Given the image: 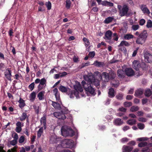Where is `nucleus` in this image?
<instances>
[{
  "label": "nucleus",
  "mask_w": 152,
  "mask_h": 152,
  "mask_svg": "<svg viewBox=\"0 0 152 152\" xmlns=\"http://www.w3.org/2000/svg\"><path fill=\"white\" fill-rule=\"evenodd\" d=\"M55 98L56 99V100L57 101L59 102H61L60 101V94L59 93L58 94H56L55 95Z\"/></svg>",
  "instance_id": "nucleus-47"
},
{
  "label": "nucleus",
  "mask_w": 152,
  "mask_h": 152,
  "mask_svg": "<svg viewBox=\"0 0 152 152\" xmlns=\"http://www.w3.org/2000/svg\"><path fill=\"white\" fill-rule=\"evenodd\" d=\"M73 145V141L71 140H63L61 143L62 146L64 148H69Z\"/></svg>",
  "instance_id": "nucleus-7"
},
{
  "label": "nucleus",
  "mask_w": 152,
  "mask_h": 152,
  "mask_svg": "<svg viewBox=\"0 0 152 152\" xmlns=\"http://www.w3.org/2000/svg\"><path fill=\"white\" fill-rule=\"evenodd\" d=\"M93 65H94L95 66L101 67L104 66V62H99L97 61H96L94 62Z\"/></svg>",
  "instance_id": "nucleus-17"
},
{
  "label": "nucleus",
  "mask_w": 152,
  "mask_h": 152,
  "mask_svg": "<svg viewBox=\"0 0 152 152\" xmlns=\"http://www.w3.org/2000/svg\"><path fill=\"white\" fill-rule=\"evenodd\" d=\"M108 94L110 97H113L115 96L114 90L113 89L110 88L109 89Z\"/></svg>",
  "instance_id": "nucleus-25"
},
{
  "label": "nucleus",
  "mask_w": 152,
  "mask_h": 152,
  "mask_svg": "<svg viewBox=\"0 0 152 152\" xmlns=\"http://www.w3.org/2000/svg\"><path fill=\"white\" fill-rule=\"evenodd\" d=\"M46 79L43 78H42L39 84H41V85H42L43 86H46Z\"/></svg>",
  "instance_id": "nucleus-35"
},
{
  "label": "nucleus",
  "mask_w": 152,
  "mask_h": 152,
  "mask_svg": "<svg viewBox=\"0 0 152 152\" xmlns=\"http://www.w3.org/2000/svg\"><path fill=\"white\" fill-rule=\"evenodd\" d=\"M40 122L41 125H42L44 129H46V118L45 116H43L40 119Z\"/></svg>",
  "instance_id": "nucleus-21"
},
{
  "label": "nucleus",
  "mask_w": 152,
  "mask_h": 152,
  "mask_svg": "<svg viewBox=\"0 0 152 152\" xmlns=\"http://www.w3.org/2000/svg\"><path fill=\"white\" fill-rule=\"evenodd\" d=\"M140 66V65L139 61L134 60L133 62V67L137 71L135 73V75L136 76H139L142 75V73L138 71Z\"/></svg>",
  "instance_id": "nucleus-6"
},
{
  "label": "nucleus",
  "mask_w": 152,
  "mask_h": 152,
  "mask_svg": "<svg viewBox=\"0 0 152 152\" xmlns=\"http://www.w3.org/2000/svg\"><path fill=\"white\" fill-rule=\"evenodd\" d=\"M17 143V140H13L10 142V143L13 145H15Z\"/></svg>",
  "instance_id": "nucleus-53"
},
{
  "label": "nucleus",
  "mask_w": 152,
  "mask_h": 152,
  "mask_svg": "<svg viewBox=\"0 0 152 152\" xmlns=\"http://www.w3.org/2000/svg\"><path fill=\"white\" fill-rule=\"evenodd\" d=\"M53 93L54 95L58 94L59 93L58 92L57 88H55L53 91Z\"/></svg>",
  "instance_id": "nucleus-58"
},
{
  "label": "nucleus",
  "mask_w": 152,
  "mask_h": 152,
  "mask_svg": "<svg viewBox=\"0 0 152 152\" xmlns=\"http://www.w3.org/2000/svg\"><path fill=\"white\" fill-rule=\"evenodd\" d=\"M51 101L52 102V105L54 108L58 109H61V107L59 104L54 101Z\"/></svg>",
  "instance_id": "nucleus-24"
},
{
  "label": "nucleus",
  "mask_w": 152,
  "mask_h": 152,
  "mask_svg": "<svg viewBox=\"0 0 152 152\" xmlns=\"http://www.w3.org/2000/svg\"><path fill=\"white\" fill-rule=\"evenodd\" d=\"M140 9L143 13L148 14H150V11L145 5H142L141 6Z\"/></svg>",
  "instance_id": "nucleus-13"
},
{
  "label": "nucleus",
  "mask_w": 152,
  "mask_h": 152,
  "mask_svg": "<svg viewBox=\"0 0 152 152\" xmlns=\"http://www.w3.org/2000/svg\"><path fill=\"white\" fill-rule=\"evenodd\" d=\"M18 102L19 103V106L20 107L22 108L25 106V103L24 101L21 98H20Z\"/></svg>",
  "instance_id": "nucleus-28"
},
{
  "label": "nucleus",
  "mask_w": 152,
  "mask_h": 152,
  "mask_svg": "<svg viewBox=\"0 0 152 152\" xmlns=\"http://www.w3.org/2000/svg\"><path fill=\"white\" fill-rule=\"evenodd\" d=\"M148 139L147 137H140L137 139V140L139 141H142L147 140Z\"/></svg>",
  "instance_id": "nucleus-45"
},
{
  "label": "nucleus",
  "mask_w": 152,
  "mask_h": 152,
  "mask_svg": "<svg viewBox=\"0 0 152 152\" xmlns=\"http://www.w3.org/2000/svg\"><path fill=\"white\" fill-rule=\"evenodd\" d=\"M139 109L137 106H132L130 109V110L132 112H134L137 111Z\"/></svg>",
  "instance_id": "nucleus-31"
},
{
  "label": "nucleus",
  "mask_w": 152,
  "mask_h": 152,
  "mask_svg": "<svg viewBox=\"0 0 152 152\" xmlns=\"http://www.w3.org/2000/svg\"><path fill=\"white\" fill-rule=\"evenodd\" d=\"M45 5L48 10H50L51 9V2L49 1L46 2Z\"/></svg>",
  "instance_id": "nucleus-42"
},
{
  "label": "nucleus",
  "mask_w": 152,
  "mask_h": 152,
  "mask_svg": "<svg viewBox=\"0 0 152 152\" xmlns=\"http://www.w3.org/2000/svg\"><path fill=\"white\" fill-rule=\"evenodd\" d=\"M151 94V91L149 89H147L145 93V94L146 96H149Z\"/></svg>",
  "instance_id": "nucleus-33"
},
{
  "label": "nucleus",
  "mask_w": 152,
  "mask_h": 152,
  "mask_svg": "<svg viewBox=\"0 0 152 152\" xmlns=\"http://www.w3.org/2000/svg\"><path fill=\"white\" fill-rule=\"evenodd\" d=\"M129 116L131 118H137L136 115L134 114L131 113L129 114Z\"/></svg>",
  "instance_id": "nucleus-64"
},
{
  "label": "nucleus",
  "mask_w": 152,
  "mask_h": 152,
  "mask_svg": "<svg viewBox=\"0 0 152 152\" xmlns=\"http://www.w3.org/2000/svg\"><path fill=\"white\" fill-rule=\"evenodd\" d=\"M149 149L148 148H145L142 149V152H149Z\"/></svg>",
  "instance_id": "nucleus-57"
},
{
  "label": "nucleus",
  "mask_w": 152,
  "mask_h": 152,
  "mask_svg": "<svg viewBox=\"0 0 152 152\" xmlns=\"http://www.w3.org/2000/svg\"><path fill=\"white\" fill-rule=\"evenodd\" d=\"M129 45L130 44L128 42L125 41H123L121 42L118 46L119 47V49L122 50L121 48L120 47L123 46H129Z\"/></svg>",
  "instance_id": "nucleus-15"
},
{
  "label": "nucleus",
  "mask_w": 152,
  "mask_h": 152,
  "mask_svg": "<svg viewBox=\"0 0 152 152\" xmlns=\"http://www.w3.org/2000/svg\"><path fill=\"white\" fill-rule=\"evenodd\" d=\"M83 39L85 42L86 46V47L88 46L90 44L89 40L85 37L83 38Z\"/></svg>",
  "instance_id": "nucleus-36"
},
{
  "label": "nucleus",
  "mask_w": 152,
  "mask_h": 152,
  "mask_svg": "<svg viewBox=\"0 0 152 152\" xmlns=\"http://www.w3.org/2000/svg\"><path fill=\"white\" fill-rule=\"evenodd\" d=\"M5 75L7 78L9 80L11 81V71L9 69H7L5 72Z\"/></svg>",
  "instance_id": "nucleus-19"
},
{
  "label": "nucleus",
  "mask_w": 152,
  "mask_h": 152,
  "mask_svg": "<svg viewBox=\"0 0 152 152\" xmlns=\"http://www.w3.org/2000/svg\"><path fill=\"white\" fill-rule=\"evenodd\" d=\"M112 35V32L110 30H108L105 33V37H104V39L106 40L107 42H109L110 43L111 42L109 41L111 39Z\"/></svg>",
  "instance_id": "nucleus-9"
},
{
  "label": "nucleus",
  "mask_w": 152,
  "mask_h": 152,
  "mask_svg": "<svg viewBox=\"0 0 152 152\" xmlns=\"http://www.w3.org/2000/svg\"><path fill=\"white\" fill-rule=\"evenodd\" d=\"M27 116L26 114L25 113H23L21 116L20 117V120L21 121L25 120Z\"/></svg>",
  "instance_id": "nucleus-38"
},
{
  "label": "nucleus",
  "mask_w": 152,
  "mask_h": 152,
  "mask_svg": "<svg viewBox=\"0 0 152 152\" xmlns=\"http://www.w3.org/2000/svg\"><path fill=\"white\" fill-rule=\"evenodd\" d=\"M113 18L112 17H108L106 18L104 20V22L105 23H108L112 21Z\"/></svg>",
  "instance_id": "nucleus-30"
},
{
  "label": "nucleus",
  "mask_w": 152,
  "mask_h": 152,
  "mask_svg": "<svg viewBox=\"0 0 152 152\" xmlns=\"http://www.w3.org/2000/svg\"><path fill=\"white\" fill-rule=\"evenodd\" d=\"M121 140L122 142L124 143L127 142L129 140V139L127 138L124 137L122 138Z\"/></svg>",
  "instance_id": "nucleus-56"
},
{
  "label": "nucleus",
  "mask_w": 152,
  "mask_h": 152,
  "mask_svg": "<svg viewBox=\"0 0 152 152\" xmlns=\"http://www.w3.org/2000/svg\"><path fill=\"white\" fill-rule=\"evenodd\" d=\"M139 27V26L138 25H134L132 26V28L133 30L135 31L137 30Z\"/></svg>",
  "instance_id": "nucleus-49"
},
{
  "label": "nucleus",
  "mask_w": 152,
  "mask_h": 152,
  "mask_svg": "<svg viewBox=\"0 0 152 152\" xmlns=\"http://www.w3.org/2000/svg\"><path fill=\"white\" fill-rule=\"evenodd\" d=\"M147 37V33L145 31H143L139 35L136 42L138 44H142L145 42Z\"/></svg>",
  "instance_id": "nucleus-5"
},
{
  "label": "nucleus",
  "mask_w": 152,
  "mask_h": 152,
  "mask_svg": "<svg viewBox=\"0 0 152 152\" xmlns=\"http://www.w3.org/2000/svg\"><path fill=\"white\" fill-rule=\"evenodd\" d=\"M109 77L110 79H114L115 76V74L113 71H111L108 74Z\"/></svg>",
  "instance_id": "nucleus-34"
},
{
  "label": "nucleus",
  "mask_w": 152,
  "mask_h": 152,
  "mask_svg": "<svg viewBox=\"0 0 152 152\" xmlns=\"http://www.w3.org/2000/svg\"><path fill=\"white\" fill-rule=\"evenodd\" d=\"M133 37L134 36L132 34H125L124 36V38L125 39L129 40L131 39H132Z\"/></svg>",
  "instance_id": "nucleus-27"
},
{
  "label": "nucleus",
  "mask_w": 152,
  "mask_h": 152,
  "mask_svg": "<svg viewBox=\"0 0 152 152\" xmlns=\"http://www.w3.org/2000/svg\"><path fill=\"white\" fill-rule=\"evenodd\" d=\"M54 115L56 117L58 118V119H61L64 120L66 118V117L63 112L61 111L60 112H55L53 113Z\"/></svg>",
  "instance_id": "nucleus-8"
},
{
  "label": "nucleus",
  "mask_w": 152,
  "mask_h": 152,
  "mask_svg": "<svg viewBox=\"0 0 152 152\" xmlns=\"http://www.w3.org/2000/svg\"><path fill=\"white\" fill-rule=\"evenodd\" d=\"M148 99H143L142 100V103L143 104H146L148 102Z\"/></svg>",
  "instance_id": "nucleus-61"
},
{
  "label": "nucleus",
  "mask_w": 152,
  "mask_h": 152,
  "mask_svg": "<svg viewBox=\"0 0 152 152\" xmlns=\"http://www.w3.org/2000/svg\"><path fill=\"white\" fill-rule=\"evenodd\" d=\"M36 93L34 91H33L29 95V100L31 102H33L36 98Z\"/></svg>",
  "instance_id": "nucleus-14"
},
{
  "label": "nucleus",
  "mask_w": 152,
  "mask_h": 152,
  "mask_svg": "<svg viewBox=\"0 0 152 152\" xmlns=\"http://www.w3.org/2000/svg\"><path fill=\"white\" fill-rule=\"evenodd\" d=\"M59 73L60 77H64L67 75V73L65 72H64L62 73Z\"/></svg>",
  "instance_id": "nucleus-59"
},
{
  "label": "nucleus",
  "mask_w": 152,
  "mask_h": 152,
  "mask_svg": "<svg viewBox=\"0 0 152 152\" xmlns=\"http://www.w3.org/2000/svg\"><path fill=\"white\" fill-rule=\"evenodd\" d=\"M38 10L39 11H43L45 10V9L43 7L39 6L38 7Z\"/></svg>",
  "instance_id": "nucleus-63"
},
{
  "label": "nucleus",
  "mask_w": 152,
  "mask_h": 152,
  "mask_svg": "<svg viewBox=\"0 0 152 152\" xmlns=\"http://www.w3.org/2000/svg\"><path fill=\"white\" fill-rule=\"evenodd\" d=\"M28 87L31 91H32L34 87V82H33Z\"/></svg>",
  "instance_id": "nucleus-44"
},
{
  "label": "nucleus",
  "mask_w": 152,
  "mask_h": 152,
  "mask_svg": "<svg viewBox=\"0 0 152 152\" xmlns=\"http://www.w3.org/2000/svg\"><path fill=\"white\" fill-rule=\"evenodd\" d=\"M138 120L139 121L142 122H146L147 121V119L146 118L142 117L139 118Z\"/></svg>",
  "instance_id": "nucleus-46"
},
{
  "label": "nucleus",
  "mask_w": 152,
  "mask_h": 152,
  "mask_svg": "<svg viewBox=\"0 0 152 152\" xmlns=\"http://www.w3.org/2000/svg\"><path fill=\"white\" fill-rule=\"evenodd\" d=\"M25 140V137L23 136H21L19 140V142L20 143H22Z\"/></svg>",
  "instance_id": "nucleus-48"
},
{
  "label": "nucleus",
  "mask_w": 152,
  "mask_h": 152,
  "mask_svg": "<svg viewBox=\"0 0 152 152\" xmlns=\"http://www.w3.org/2000/svg\"><path fill=\"white\" fill-rule=\"evenodd\" d=\"M59 140V138H57V136L54 135H52L50 138V142L51 143H54L58 142Z\"/></svg>",
  "instance_id": "nucleus-12"
},
{
  "label": "nucleus",
  "mask_w": 152,
  "mask_h": 152,
  "mask_svg": "<svg viewBox=\"0 0 152 152\" xmlns=\"http://www.w3.org/2000/svg\"><path fill=\"white\" fill-rule=\"evenodd\" d=\"M21 127H20L17 126L15 129L16 131L18 133H20L21 131Z\"/></svg>",
  "instance_id": "nucleus-55"
},
{
  "label": "nucleus",
  "mask_w": 152,
  "mask_h": 152,
  "mask_svg": "<svg viewBox=\"0 0 152 152\" xmlns=\"http://www.w3.org/2000/svg\"><path fill=\"white\" fill-rule=\"evenodd\" d=\"M117 75L118 77L121 78H124L125 76L124 71L121 69H119L117 71Z\"/></svg>",
  "instance_id": "nucleus-18"
},
{
  "label": "nucleus",
  "mask_w": 152,
  "mask_h": 152,
  "mask_svg": "<svg viewBox=\"0 0 152 152\" xmlns=\"http://www.w3.org/2000/svg\"><path fill=\"white\" fill-rule=\"evenodd\" d=\"M137 126L138 128L140 129H143L145 127V125L144 124L141 123H138Z\"/></svg>",
  "instance_id": "nucleus-39"
},
{
  "label": "nucleus",
  "mask_w": 152,
  "mask_h": 152,
  "mask_svg": "<svg viewBox=\"0 0 152 152\" xmlns=\"http://www.w3.org/2000/svg\"><path fill=\"white\" fill-rule=\"evenodd\" d=\"M95 55V52L94 51L90 52L88 54V56L90 57L93 58Z\"/></svg>",
  "instance_id": "nucleus-52"
},
{
  "label": "nucleus",
  "mask_w": 152,
  "mask_h": 152,
  "mask_svg": "<svg viewBox=\"0 0 152 152\" xmlns=\"http://www.w3.org/2000/svg\"><path fill=\"white\" fill-rule=\"evenodd\" d=\"M45 92L42 91L39 92L37 95V97L40 100L43 99L44 98V94Z\"/></svg>",
  "instance_id": "nucleus-22"
},
{
  "label": "nucleus",
  "mask_w": 152,
  "mask_h": 152,
  "mask_svg": "<svg viewBox=\"0 0 152 152\" xmlns=\"http://www.w3.org/2000/svg\"><path fill=\"white\" fill-rule=\"evenodd\" d=\"M95 74L97 75V76H96V78H95L93 75H84L83 76L85 81H82L81 83L85 90L86 91L87 94L89 93L93 95L95 94L94 89L91 87V85L94 84L96 86L99 85V80L97 79V76H99L100 79H102V80L105 82H107L109 80V74L106 72H103L101 75L98 72H95Z\"/></svg>",
  "instance_id": "nucleus-1"
},
{
  "label": "nucleus",
  "mask_w": 152,
  "mask_h": 152,
  "mask_svg": "<svg viewBox=\"0 0 152 152\" xmlns=\"http://www.w3.org/2000/svg\"><path fill=\"white\" fill-rule=\"evenodd\" d=\"M113 123L115 125L119 126L122 124L123 122L120 118H117L114 121Z\"/></svg>",
  "instance_id": "nucleus-23"
},
{
  "label": "nucleus",
  "mask_w": 152,
  "mask_h": 152,
  "mask_svg": "<svg viewBox=\"0 0 152 152\" xmlns=\"http://www.w3.org/2000/svg\"><path fill=\"white\" fill-rule=\"evenodd\" d=\"M143 94V91L142 89H140L137 90L135 93V95L137 97H141V95Z\"/></svg>",
  "instance_id": "nucleus-20"
},
{
  "label": "nucleus",
  "mask_w": 152,
  "mask_h": 152,
  "mask_svg": "<svg viewBox=\"0 0 152 152\" xmlns=\"http://www.w3.org/2000/svg\"><path fill=\"white\" fill-rule=\"evenodd\" d=\"M146 26L148 28H151L152 27V21L151 20H149L148 21Z\"/></svg>",
  "instance_id": "nucleus-40"
},
{
  "label": "nucleus",
  "mask_w": 152,
  "mask_h": 152,
  "mask_svg": "<svg viewBox=\"0 0 152 152\" xmlns=\"http://www.w3.org/2000/svg\"><path fill=\"white\" fill-rule=\"evenodd\" d=\"M147 143L146 142H142L139 143L138 146L139 147H142L146 146Z\"/></svg>",
  "instance_id": "nucleus-43"
},
{
  "label": "nucleus",
  "mask_w": 152,
  "mask_h": 152,
  "mask_svg": "<svg viewBox=\"0 0 152 152\" xmlns=\"http://www.w3.org/2000/svg\"><path fill=\"white\" fill-rule=\"evenodd\" d=\"M124 104L125 107H129L132 105V103L130 102H125L124 103Z\"/></svg>",
  "instance_id": "nucleus-41"
},
{
  "label": "nucleus",
  "mask_w": 152,
  "mask_h": 152,
  "mask_svg": "<svg viewBox=\"0 0 152 152\" xmlns=\"http://www.w3.org/2000/svg\"><path fill=\"white\" fill-rule=\"evenodd\" d=\"M145 20L143 19H141L140 21V24L141 25H143L145 23Z\"/></svg>",
  "instance_id": "nucleus-62"
},
{
  "label": "nucleus",
  "mask_w": 152,
  "mask_h": 152,
  "mask_svg": "<svg viewBox=\"0 0 152 152\" xmlns=\"http://www.w3.org/2000/svg\"><path fill=\"white\" fill-rule=\"evenodd\" d=\"M16 125L17 126L22 127L23 126V124H21V123L19 121H18L16 123Z\"/></svg>",
  "instance_id": "nucleus-54"
},
{
  "label": "nucleus",
  "mask_w": 152,
  "mask_h": 152,
  "mask_svg": "<svg viewBox=\"0 0 152 152\" xmlns=\"http://www.w3.org/2000/svg\"><path fill=\"white\" fill-rule=\"evenodd\" d=\"M62 92H66L67 91V88L64 86H61L58 88Z\"/></svg>",
  "instance_id": "nucleus-29"
},
{
  "label": "nucleus",
  "mask_w": 152,
  "mask_h": 152,
  "mask_svg": "<svg viewBox=\"0 0 152 152\" xmlns=\"http://www.w3.org/2000/svg\"><path fill=\"white\" fill-rule=\"evenodd\" d=\"M71 4V2L70 0H66V7L67 9L70 8Z\"/></svg>",
  "instance_id": "nucleus-37"
},
{
  "label": "nucleus",
  "mask_w": 152,
  "mask_h": 152,
  "mask_svg": "<svg viewBox=\"0 0 152 152\" xmlns=\"http://www.w3.org/2000/svg\"><path fill=\"white\" fill-rule=\"evenodd\" d=\"M74 87L75 90H69L68 92V95L71 98H74L75 96L77 98H79V91L81 92L83 91V89L80 83L78 82L76 83Z\"/></svg>",
  "instance_id": "nucleus-2"
},
{
  "label": "nucleus",
  "mask_w": 152,
  "mask_h": 152,
  "mask_svg": "<svg viewBox=\"0 0 152 152\" xmlns=\"http://www.w3.org/2000/svg\"><path fill=\"white\" fill-rule=\"evenodd\" d=\"M117 7L119 10V15L122 17L126 15L129 11V7L126 4L124 5L123 6L118 5Z\"/></svg>",
  "instance_id": "nucleus-4"
},
{
  "label": "nucleus",
  "mask_w": 152,
  "mask_h": 152,
  "mask_svg": "<svg viewBox=\"0 0 152 152\" xmlns=\"http://www.w3.org/2000/svg\"><path fill=\"white\" fill-rule=\"evenodd\" d=\"M43 128L42 127H41L38 130L37 132V137L39 138L41 136L43 132Z\"/></svg>",
  "instance_id": "nucleus-32"
},
{
  "label": "nucleus",
  "mask_w": 152,
  "mask_h": 152,
  "mask_svg": "<svg viewBox=\"0 0 152 152\" xmlns=\"http://www.w3.org/2000/svg\"><path fill=\"white\" fill-rule=\"evenodd\" d=\"M144 57L145 61L148 63L152 62V55L148 53H146L144 54Z\"/></svg>",
  "instance_id": "nucleus-11"
},
{
  "label": "nucleus",
  "mask_w": 152,
  "mask_h": 152,
  "mask_svg": "<svg viewBox=\"0 0 152 152\" xmlns=\"http://www.w3.org/2000/svg\"><path fill=\"white\" fill-rule=\"evenodd\" d=\"M45 87V86H43L42 85L39 84L37 87L38 90L39 91H40L44 88Z\"/></svg>",
  "instance_id": "nucleus-50"
},
{
  "label": "nucleus",
  "mask_w": 152,
  "mask_h": 152,
  "mask_svg": "<svg viewBox=\"0 0 152 152\" xmlns=\"http://www.w3.org/2000/svg\"><path fill=\"white\" fill-rule=\"evenodd\" d=\"M116 97L117 99L121 100L123 98V95L121 94H119L116 96Z\"/></svg>",
  "instance_id": "nucleus-51"
},
{
  "label": "nucleus",
  "mask_w": 152,
  "mask_h": 152,
  "mask_svg": "<svg viewBox=\"0 0 152 152\" xmlns=\"http://www.w3.org/2000/svg\"><path fill=\"white\" fill-rule=\"evenodd\" d=\"M132 149V147L124 145L122 148V151L123 152H130Z\"/></svg>",
  "instance_id": "nucleus-16"
},
{
  "label": "nucleus",
  "mask_w": 152,
  "mask_h": 152,
  "mask_svg": "<svg viewBox=\"0 0 152 152\" xmlns=\"http://www.w3.org/2000/svg\"><path fill=\"white\" fill-rule=\"evenodd\" d=\"M126 123L128 124L133 125L136 124V121L134 119H131L127 121Z\"/></svg>",
  "instance_id": "nucleus-26"
},
{
  "label": "nucleus",
  "mask_w": 152,
  "mask_h": 152,
  "mask_svg": "<svg viewBox=\"0 0 152 152\" xmlns=\"http://www.w3.org/2000/svg\"><path fill=\"white\" fill-rule=\"evenodd\" d=\"M128 144L129 145H134L136 144V142L134 141H132L130 142Z\"/></svg>",
  "instance_id": "nucleus-60"
},
{
  "label": "nucleus",
  "mask_w": 152,
  "mask_h": 152,
  "mask_svg": "<svg viewBox=\"0 0 152 152\" xmlns=\"http://www.w3.org/2000/svg\"><path fill=\"white\" fill-rule=\"evenodd\" d=\"M62 135L64 136H72L74 135V132L69 127L66 126H63L61 129Z\"/></svg>",
  "instance_id": "nucleus-3"
},
{
  "label": "nucleus",
  "mask_w": 152,
  "mask_h": 152,
  "mask_svg": "<svg viewBox=\"0 0 152 152\" xmlns=\"http://www.w3.org/2000/svg\"><path fill=\"white\" fill-rule=\"evenodd\" d=\"M125 74L128 76L131 77L135 75L132 69L130 68H126L125 70Z\"/></svg>",
  "instance_id": "nucleus-10"
}]
</instances>
